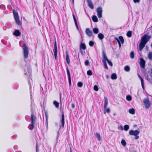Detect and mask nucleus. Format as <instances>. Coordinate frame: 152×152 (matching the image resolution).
<instances>
[{
  "instance_id": "nucleus-59",
  "label": "nucleus",
  "mask_w": 152,
  "mask_h": 152,
  "mask_svg": "<svg viewBox=\"0 0 152 152\" xmlns=\"http://www.w3.org/2000/svg\"><path fill=\"white\" fill-rule=\"evenodd\" d=\"M121 129L122 130H123V127L122 126H121Z\"/></svg>"
},
{
  "instance_id": "nucleus-29",
  "label": "nucleus",
  "mask_w": 152,
  "mask_h": 152,
  "mask_svg": "<svg viewBox=\"0 0 152 152\" xmlns=\"http://www.w3.org/2000/svg\"><path fill=\"white\" fill-rule=\"evenodd\" d=\"M130 67L128 65L124 67V70L127 72H129L130 70Z\"/></svg>"
},
{
  "instance_id": "nucleus-58",
  "label": "nucleus",
  "mask_w": 152,
  "mask_h": 152,
  "mask_svg": "<svg viewBox=\"0 0 152 152\" xmlns=\"http://www.w3.org/2000/svg\"><path fill=\"white\" fill-rule=\"evenodd\" d=\"M60 101H61V95H60Z\"/></svg>"
},
{
  "instance_id": "nucleus-8",
  "label": "nucleus",
  "mask_w": 152,
  "mask_h": 152,
  "mask_svg": "<svg viewBox=\"0 0 152 152\" xmlns=\"http://www.w3.org/2000/svg\"><path fill=\"white\" fill-rule=\"evenodd\" d=\"M97 15L99 18L102 17V8L101 7H99L96 9Z\"/></svg>"
},
{
  "instance_id": "nucleus-7",
  "label": "nucleus",
  "mask_w": 152,
  "mask_h": 152,
  "mask_svg": "<svg viewBox=\"0 0 152 152\" xmlns=\"http://www.w3.org/2000/svg\"><path fill=\"white\" fill-rule=\"evenodd\" d=\"M139 133V131L137 130H131L129 132V134L132 136L134 135L135 136V135H138Z\"/></svg>"
},
{
  "instance_id": "nucleus-36",
  "label": "nucleus",
  "mask_w": 152,
  "mask_h": 152,
  "mask_svg": "<svg viewBox=\"0 0 152 152\" xmlns=\"http://www.w3.org/2000/svg\"><path fill=\"white\" fill-rule=\"evenodd\" d=\"M129 129V126L128 125H125L124 126V130L125 131H127Z\"/></svg>"
},
{
  "instance_id": "nucleus-48",
  "label": "nucleus",
  "mask_w": 152,
  "mask_h": 152,
  "mask_svg": "<svg viewBox=\"0 0 152 152\" xmlns=\"http://www.w3.org/2000/svg\"><path fill=\"white\" fill-rule=\"evenodd\" d=\"M1 42L4 44L6 45L7 44V41L4 40L3 39L1 40Z\"/></svg>"
},
{
  "instance_id": "nucleus-46",
  "label": "nucleus",
  "mask_w": 152,
  "mask_h": 152,
  "mask_svg": "<svg viewBox=\"0 0 152 152\" xmlns=\"http://www.w3.org/2000/svg\"><path fill=\"white\" fill-rule=\"evenodd\" d=\"M85 64L86 66H88L89 65V62L88 60H86L85 61Z\"/></svg>"
},
{
  "instance_id": "nucleus-49",
  "label": "nucleus",
  "mask_w": 152,
  "mask_h": 152,
  "mask_svg": "<svg viewBox=\"0 0 152 152\" xmlns=\"http://www.w3.org/2000/svg\"><path fill=\"white\" fill-rule=\"evenodd\" d=\"M36 152H38V151H39V149L38 148V145L37 143L36 145Z\"/></svg>"
},
{
  "instance_id": "nucleus-62",
  "label": "nucleus",
  "mask_w": 152,
  "mask_h": 152,
  "mask_svg": "<svg viewBox=\"0 0 152 152\" xmlns=\"http://www.w3.org/2000/svg\"><path fill=\"white\" fill-rule=\"evenodd\" d=\"M116 115V114H115V113H113V115H114H114Z\"/></svg>"
},
{
  "instance_id": "nucleus-52",
  "label": "nucleus",
  "mask_w": 152,
  "mask_h": 152,
  "mask_svg": "<svg viewBox=\"0 0 152 152\" xmlns=\"http://www.w3.org/2000/svg\"><path fill=\"white\" fill-rule=\"evenodd\" d=\"M82 49H80V53H81V54L82 55H83L84 54V53H83V50H82Z\"/></svg>"
},
{
  "instance_id": "nucleus-11",
  "label": "nucleus",
  "mask_w": 152,
  "mask_h": 152,
  "mask_svg": "<svg viewBox=\"0 0 152 152\" xmlns=\"http://www.w3.org/2000/svg\"><path fill=\"white\" fill-rule=\"evenodd\" d=\"M102 62H105L108 60V59L107 56L105 55L104 51H103L102 52Z\"/></svg>"
},
{
  "instance_id": "nucleus-13",
  "label": "nucleus",
  "mask_w": 152,
  "mask_h": 152,
  "mask_svg": "<svg viewBox=\"0 0 152 152\" xmlns=\"http://www.w3.org/2000/svg\"><path fill=\"white\" fill-rule=\"evenodd\" d=\"M146 44V43L141 40V42L139 45V47L140 50H142Z\"/></svg>"
},
{
  "instance_id": "nucleus-25",
  "label": "nucleus",
  "mask_w": 152,
  "mask_h": 152,
  "mask_svg": "<svg viewBox=\"0 0 152 152\" xmlns=\"http://www.w3.org/2000/svg\"><path fill=\"white\" fill-rule=\"evenodd\" d=\"M98 37L100 39L102 40L104 38V36L103 34L100 33L98 34Z\"/></svg>"
},
{
  "instance_id": "nucleus-56",
  "label": "nucleus",
  "mask_w": 152,
  "mask_h": 152,
  "mask_svg": "<svg viewBox=\"0 0 152 152\" xmlns=\"http://www.w3.org/2000/svg\"><path fill=\"white\" fill-rule=\"evenodd\" d=\"M106 78H107V79H108V78H109V76H108V75H106Z\"/></svg>"
},
{
  "instance_id": "nucleus-31",
  "label": "nucleus",
  "mask_w": 152,
  "mask_h": 152,
  "mask_svg": "<svg viewBox=\"0 0 152 152\" xmlns=\"http://www.w3.org/2000/svg\"><path fill=\"white\" fill-rule=\"evenodd\" d=\"M126 35L128 37H131L132 36V31H128L126 33Z\"/></svg>"
},
{
  "instance_id": "nucleus-21",
  "label": "nucleus",
  "mask_w": 152,
  "mask_h": 152,
  "mask_svg": "<svg viewBox=\"0 0 152 152\" xmlns=\"http://www.w3.org/2000/svg\"><path fill=\"white\" fill-rule=\"evenodd\" d=\"M86 48V45L84 43H81L80 45V49L85 50Z\"/></svg>"
},
{
  "instance_id": "nucleus-28",
  "label": "nucleus",
  "mask_w": 152,
  "mask_h": 152,
  "mask_svg": "<svg viewBox=\"0 0 152 152\" xmlns=\"http://www.w3.org/2000/svg\"><path fill=\"white\" fill-rule=\"evenodd\" d=\"M34 124L31 123V124H29V126H28V128L30 130H32L34 127Z\"/></svg>"
},
{
  "instance_id": "nucleus-4",
  "label": "nucleus",
  "mask_w": 152,
  "mask_h": 152,
  "mask_svg": "<svg viewBox=\"0 0 152 152\" xmlns=\"http://www.w3.org/2000/svg\"><path fill=\"white\" fill-rule=\"evenodd\" d=\"M151 38V36L148 35L147 34H145L142 37L141 40L145 43L146 44V43Z\"/></svg>"
},
{
  "instance_id": "nucleus-19",
  "label": "nucleus",
  "mask_w": 152,
  "mask_h": 152,
  "mask_svg": "<svg viewBox=\"0 0 152 152\" xmlns=\"http://www.w3.org/2000/svg\"><path fill=\"white\" fill-rule=\"evenodd\" d=\"M108 103V100L107 97L104 98V110L107 108V106Z\"/></svg>"
},
{
  "instance_id": "nucleus-51",
  "label": "nucleus",
  "mask_w": 152,
  "mask_h": 152,
  "mask_svg": "<svg viewBox=\"0 0 152 152\" xmlns=\"http://www.w3.org/2000/svg\"><path fill=\"white\" fill-rule=\"evenodd\" d=\"M148 73L149 74L150 76H151V75H152V69H151V72L148 71Z\"/></svg>"
},
{
  "instance_id": "nucleus-42",
  "label": "nucleus",
  "mask_w": 152,
  "mask_h": 152,
  "mask_svg": "<svg viewBox=\"0 0 152 152\" xmlns=\"http://www.w3.org/2000/svg\"><path fill=\"white\" fill-rule=\"evenodd\" d=\"M87 74L88 75H89V76L91 75L92 74L91 70H89L87 72Z\"/></svg>"
},
{
  "instance_id": "nucleus-45",
  "label": "nucleus",
  "mask_w": 152,
  "mask_h": 152,
  "mask_svg": "<svg viewBox=\"0 0 152 152\" xmlns=\"http://www.w3.org/2000/svg\"><path fill=\"white\" fill-rule=\"evenodd\" d=\"M0 8L2 10H4L5 9V7L3 4H1L0 5Z\"/></svg>"
},
{
  "instance_id": "nucleus-6",
  "label": "nucleus",
  "mask_w": 152,
  "mask_h": 152,
  "mask_svg": "<svg viewBox=\"0 0 152 152\" xmlns=\"http://www.w3.org/2000/svg\"><path fill=\"white\" fill-rule=\"evenodd\" d=\"M53 51L54 53V57L55 60H56L57 56V43L56 40L54 42V48L53 49Z\"/></svg>"
},
{
  "instance_id": "nucleus-23",
  "label": "nucleus",
  "mask_w": 152,
  "mask_h": 152,
  "mask_svg": "<svg viewBox=\"0 0 152 152\" xmlns=\"http://www.w3.org/2000/svg\"><path fill=\"white\" fill-rule=\"evenodd\" d=\"M92 20L95 22H97L98 21V18L95 15H93L92 16Z\"/></svg>"
},
{
  "instance_id": "nucleus-63",
  "label": "nucleus",
  "mask_w": 152,
  "mask_h": 152,
  "mask_svg": "<svg viewBox=\"0 0 152 152\" xmlns=\"http://www.w3.org/2000/svg\"><path fill=\"white\" fill-rule=\"evenodd\" d=\"M72 3H74V0H72Z\"/></svg>"
},
{
  "instance_id": "nucleus-16",
  "label": "nucleus",
  "mask_w": 152,
  "mask_h": 152,
  "mask_svg": "<svg viewBox=\"0 0 152 152\" xmlns=\"http://www.w3.org/2000/svg\"><path fill=\"white\" fill-rule=\"evenodd\" d=\"M138 76L139 78L140 79L141 81L142 87L143 89L144 90V80L142 79V77L139 74H138Z\"/></svg>"
},
{
  "instance_id": "nucleus-12",
  "label": "nucleus",
  "mask_w": 152,
  "mask_h": 152,
  "mask_svg": "<svg viewBox=\"0 0 152 152\" xmlns=\"http://www.w3.org/2000/svg\"><path fill=\"white\" fill-rule=\"evenodd\" d=\"M88 6L91 9H94V6L91 0H87Z\"/></svg>"
},
{
  "instance_id": "nucleus-10",
  "label": "nucleus",
  "mask_w": 152,
  "mask_h": 152,
  "mask_svg": "<svg viewBox=\"0 0 152 152\" xmlns=\"http://www.w3.org/2000/svg\"><path fill=\"white\" fill-rule=\"evenodd\" d=\"M145 61L142 58H140V67L144 69L145 67Z\"/></svg>"
},
{
  "instance_id": "nucleus-61",
  "label": "nucleus",
  "mask_w": 152,
  "mask_h": 152,
  "mask_svg": "<svg viewBox=\"0 0 152 152\" xmlns=\"http://www.w3.org/2000/svg\"><path fill=\"white\" fill-rule=\"evenodd\" d=\"M30 94H31V99H32V97H31V92H30Z\"/></svg>"
},
{
  "instance_id": "nucleus-41",
  "label": "nucleus",
  "mask_w": 152,
  "mask_h": 152,
  "mask_svg": "<svg viewBox=\"0 0 152 152\" xmlns=\"http://www.w3.org/2000/svg\"><path fill=\"white\" fill-rule=\"evenodd\" d=\"M102 63L103 64L104 67L107 70L108 69V68L107 66L106 62H102Z\"/></svg>"
},
{
  "instance_id": "nucleus-14",
  "label": "nucleus",
  "mask_w": 152,
  "mask_h": 152,
  "mask_svg": "<svg viewBox=\"0 0 152 152\" xmlns=\"http://www.w3.org/2000/svg\"><path fill=\"white\" fill-rule=\"evenodd\" d=\"M86 34L89 37H91L92 36L93 32L92 31L90 30L88 28H86Z\"/></svg>"
},
{
  "instance_id": "nucleus-39",
  "label": "nucleus",
  "mask_w": 152,
  "mask_h": 152,
  "mask_svg": "<svg viewBox=\"0 0 152 152\" xmlns=\"http://www.w3.org/2000/svg\"><path fill=\"white\" fill-rule=\"evenodd\" d=\"M148 57L149 59H152V52H150L148 53Z\"/></svg>"
},
{
  "instance_id": "nucleus-22",
  "label": "nucleus",
  "mask_w": 152,
  "mask_h": 152,
  "mask_svg": "<svg viewBox=\"0 0 152 152\" xmlns=\"http://www.w3.org/2000/svg\"><path fill=\"white\" fill-rule=\"evenodd\" d=\"M72 16H73V18L74 21L75 23V26L77 28V29H78V26L77 25V21L76 18H75V15L73 14H72Z\"/></svg>"
},
{
  "instance_id": "nucleus-24",
  "label": "nucleus",
  "mask_w": 152,
  "mask_h": 152,
  "mask_svg": "<svg viewBox=\"0 0 152 152\" xmlns=\"http://www.w3.org/2000/svg\"><path fill=\"white\" fill-rule=\"evenodd\" d=\"M53 104L57 108H58L59 107V103L56 101H54L53 102Z\"/></svg>"
},
{
  "instance_id": "nucleus-47",
  "label": "nucleus",
  "mask_w": 152,
  "mask_h": 152,
  "mask_svg": "<svg viewBox=\"0 0 152 152\" xmlns=\"http://www.w3.org/2000/svg\"><path fill=\"white\" fill-rule=\"evenodd\" d=\"M107 62L110 65V66H113V64L111 61L108 60L107 61Z\"/></svg>"
},
{
  "instance_id": "nucleus-37",
  "label": "nucleus",
  "mask_w": 152,
  "mask_h": 152,
  "mask_svg": "<svg viewBox=\"0 0 152 152\" xmlns=\"http://www.w3.org/2000/svg\"><path fill=\"white\" fill-rule=\"evenodd\" d=\"M126 99L128 101H130L132 99V97L130 95H128L126 96Z\"/></svg>"
},
{
  "instance_id": "nucleus-55",
  "label": "nucleus",
  "mask_w": 152,
  "mask_h": 152,
  "mask_svg": "<svg viewBox=\"0 0 152 152\" xmlns=\"http://www.w3.org/2000/svg\"><path fill=\"white\" fill-rule=\"evenodd\" d=\"M31 71V70L30 69H28V71H27L28 73V74H29L30 73Z\"/></svg>"
},
{
  "instance_id": "nucleus-5",
  "label": "nucleus",
  "mask_w": 152,
  "mask_h": 152,
  "mask_svg": "<svg viewBox=\"0 0 152 152\" xmlns=\"http://www.w3.org/2000/svg\"><path fill=\"white\" fill-rule=\"evenodd\" d=\"M143 102L146 108H148L150 107L151 103L148 98L144 99H143Z\"/></svg>"
},
{
  "instance_id": "nucleus-38",
  "label": "nucleus",
  "mask_w": 152,
  "mask_h": 152,
  "mask_svg": "<svg viewBox=\"0 0 152 152\" xmlns=\"http://www.w3.org/2000/svg\"><path fill=\"white\" fill-rule=\"evenodd\" d=\"M83 86V83L82 82H78L77 84V86L78 87L81 88Z\"/></svg>"
},
{
  "instance_id": "nucleus-53",
  "label": "nucleus",
  "mask_w": 152,
  "mask_h": 152,
  "mask_svg": "<svg viewBox=\"0 0 152 152\" xmlns=\"http://www.w3.org/2000/svg\"><path fill=\"white\" fill-rule=\"evenodd\" d=\"M135 139L136 140H138L139 138V137L138 135H135Z\"/></svg>"
},
{
  "instance_id": "nucleus-57",
  "label": "nucleus",
  "mask_w": 152,
  "mask_h": 152,
  "mask_svg": "<svg viewBox=\"0 0 152 152\" xmlns=\"http://www.w3.org/2000/svg\"><path fill=\"white\" fill-rule=\"evenodd\" d=\"M25 74L26 75L27 74V72L26 71H25Z\"/></svg>"
},
{
  "instance_id": "nucleus-1",
  "label": "nucleus",
  "mask_w": 152,
  "mask_h": 152,
  "mask_svg": "<svg viewBox=\"0 0 152 152\" xmlns=\"http://www.w3.org/2000/svg\"><path fill=\"white\" fill-rule=\"evenodd\" d=\"M13 13L14 18L16 23L18 25H20L21 24V23L20 21L18 12L13 10Z\"/></svg>"
},
{
  "instance_id": "nucleus-35",
  "label": "nucleus",
  "mask_w": 152,
  "mask_h": 152,
  "mask_svg": "<svg viewBox=\"0 0 152 152\" xmlns=\"http://www.w3.org/2000/svg\"><path fill=\"white\" fill-rule=\"evenodd\" d=\"M121 144L124 146H125L126 145V142L125 140L124 139H122L121 142Z\"/></svg>"
},
{
  "instance_id": "nucleus-27",
  "label": "nucleus",
  "mask_w": 152,
  "mask_h": 152,
  "mask_svg": "<svg viewBox=\"0 0 152 152\" xmlns=\"http://www.w3.org/2000/svg\"><path fill=\"white\" fill-rule=\"evenodd\" d=\"M45 114L46 118V123L47 124V127H48V115L47 113L45 111Z\"/></svg>"
},
{
  "instance_id": "nucleus-9",
  "label": "nucleus",
  "mask_w": 152,
  "mask_h": 152,
  "mask_svg": "<svg viewBox=\"0 0 152 152\" xmlns=\"http://www.w3.org/2000/svg\"><path fill=\"white\" fill-rule=\"evenodd\" d=\"M66 72L68 76V80L69 81V86H70L71 85V75L70 74V72L69 71V70L68 69V66L66 68Z\"/></svg>"
},
{
  "instance_id": "nucleus-50",
  "label": "nucleus",
  "mask_w": 152,
  "mask_h": 152,
  "mask_svg": "<svg viewBox=\"0 0 152 152\" xmlns=\"http://www.w3.org/2000/svg\"><path fill=\"white\" fill-rule=\"evenodd\" d=\"M133 1L134 3H138L140 1V0H133Z\"/></svg>"
},
{
  "instance_id": "nucleus-18",
  "label": "nucleus",
  "mask_w": 152,
  "mask_h": 152,
  "mask_svg": "<svg viewBox=\"0 0 152 152\" xmlns=\"http://www.w3.org/2000/svg\"><path fill=\"white\" fill-rule=\"evenodd\" d=\"M61 123L62 124V126L63 127L64 126L65 122H64V114L63 112V114L62 115V117L61 119Z\"/></svg>"
},
{
  "instance_id": "nucleus-54",
  "label": "nucleus",
  "mask_w": 152,
  "mask_h": 152,
  "mask_svg": "<svg viewBox=\"0 0 152 152\" xmlns=\"http://www.w3.org/2000/svg\"><path fill=\"white\" fill-rule=\"evenodd\" d=\"M71 106L72 108H74L75 107V104L73 103H72L71 104Z\"/></svg>"
},
{
  "instance_id": "nucleus-2",
  "label": "nucleus",
  "mask_w": 152,
  "mask_h": 152,
  "mask_svg": "<svg viewBox=\"0 0 152 152\" xmlns=\"http://www.w3.org/2000/svg\"><path fill=\"white\" fill-rule=\"evenodd\" d=\"M23 53L24 58H27L28 56L29 52L28 50V48L26 45L25 43L23 44Z\"/></svg>"
},
{
  "instance_id": "nucleus-15",
  "label": "nucleus",
  "mask_w": 152,
  "mask_h": 152,
  "mask_svg": "<svg viewBox=\"0 0 152 152\" xmlns=\"http://www.w3.org/2000/svg\"><path fill=\"white\" fill-rule=\"evenodd\" d=\"M36 117L35 116H34L33 114H32L31 116V123L34 124L35 121L36 120Z\"/></svg>"
},
{
  "instance_id": "nucleus-33",
  "label": "nucleus",
  "mask_w": 152,
  "mask_h": 152,
  "mask_svg": "<svg viewBox=\"0 0 152 152\" xmlns=\"http://www.w3.org/2000/svg\"><path fill=\"white\" fill-rule=\"evenodd\" d=\"M96 137L97 138V140L99 141H100L101 140V136L99 133H96Z\"/></svg>"
},
{
  "instance_id": "nucleus-60",
  "label": "nucleus",
  "mask_w": 152,
  "mask_h": 152,
  "mask_svg": "<svg viewBox=\"0 0 152 152\" xmlns=\"http://www.w3.org/2000/svg\"><path fill=\"white\" fill-rule=\"evenodd\" d=\"M31 106H32V107H33V104H32V100L31 101Z\"/></svg>"
},
{
  "instance_id": "nucleus-43",
  "label": "nucleus",
  "mask_w": 152,
  "mask_h": 152,
  "mask_svg": "<svg viewBox=\"0 0 152 152\" xmlns=\"http://www.w3.org/2000/svg\"><path fill=\"white\" fill-rule=\"evenodd\" d=\"M89 45L91 47H92L94 45V42L92 41H91L89 42Z\"/></svg>"
},
{
  "instance_id": "nucleus-20",
  "label": "nucleus",
  "mask_w": 152,
  "mask_h": 152,
  "mask_svg": "<svg viewBox=\"0 0 152 152\" xmlns=\"http://www.w3.org/2000/svg\"><path fill=\"white\" fill-rule=\"evenodd\" d=\"M66 62L68 64H69L70 63L69 58V55L68 54V53L66 51Z\"/></svg>"
},
{
  "instance_id": "nucleus-32",
  "label": "nucleus",
  "mask_w": 152,
  "mask_h": 152,
  "mask_svg": "<svg viewBox=\"0 0 152 152\" xmlns=\"http://www.w3.org/2000/svg\"><path fill=\"white\" fill-rule=\"evenodd\" d=\"M129 113L131 114H134L135 113V110L133 108H132L129 110Z\"/></svg>"
},
{
  "instance_id": "nucleus-3",
  "label": "nucleus",
  "mask_w": 152,
  "mask_h": 152,
  "mask_svg": "<svg viewBox=\"0 0 152 152\" xmlns=\"http://www.w3.org/2000/svg\"><path fill=\"white\" fill-rule=\"evenodd\" d=\"M115 39L118 42L119 48H120L121 47V43L123 44L124 43V40L123 37L122 36H120L118 38L115 37Z\"/></svg>"
},
{
  "instance_id": "nucleus-44",
  "label": "nucleus",
  "mask_w": 152,
  "mask_h": 152,
  "mask_svg": "<svg viewBox=\"0 0 152 152\" xmlns=\"http://www.w3.org/2000/svg\"><path fill=\"white\" fill-rule=\"evenodd\" d=\"M94 89L96 91H98L99 88L98 86L96 85H95L94 87Z\"/></svg>"
},
{
  "instance_id": "nucleus-40",
  "label": "nucleus",
  "mask_w": 152,
  "mask_h": 152,
  "mask_svg": "<svg viewBox=\"0 0 152 152\" xmlns=\"http://www.w3.org/2000/svg\"><path fill=\"white\" fill-rule=\"evenodd\" d=\"M105 110H104V113L105 114V112L107 113H109L110 112V109L109 108H108L107 109H105Z\"/></svg>"
},
{
  "instance_id": "nucleus-64",
  "label": "nucleus",
  "mask_w": 152,
  "mask_h": 152,
  "mask_svg": "<svg viewBox=\"0 0 152 152\" xmlns=\"http://www.w3.org/2000/svg\"><path fill=\"white\" fill-rule=\"evenodd\" d=\"M151 47L152 48V44H151Z\"/></svg>"
},
{
  "instance_id": "nucleus-30",
  "label": "nucleus",
  "mask_w": 152,
  "mask_h": 152,
  "mask_svg": "<svg viewBox=\"0 0 152 152\" xmlns=\"http://www.w3.org/2000/svg\"><path fill=\"white\" fill-rule=\"evenodd\" d=\"M93 31L94 33L97 34L99 33V30L98 28H94L93 29Z\"/></svg>"
},
{
  "instance_id": "nucleus-34",
  "label": "nucleus",
  "mask_w": 152,
  "mask_h": 152,
  "mask_svg": "<svg viewBox=\"0 0 152 152\" xmlns=\"http://www.w3.org/2000/svg\"><path fill=\"white\" fill-rule=\"evenodd\" d=\"M130 58H131L133 59L134 58V53L133 51H132L130 53Z\"/></svg>"
},
{
  "instance_id": "nucleus-17",
  "label": "nucleus",
  "mask_w": 152,
  "mask_h": 152,
  "mask_svg": "<svg viewBox=\"0 0 152 152\" xmlns=\"http://www.w3.org/2000/svg\"><path fill=\"white\" fill-rule=\"evenodd\" d=\"M21 33L18 30H15L13 33V34L16 37H18L20 35Z\"/></svg>"
},
{
  "instance_id": "nucleus-26",
  "label": "nucleus",
  "mask_w": 152,
  "mask_h": 152,
  "mask_svg": "<svg viewBox=\"0 0 152 152\" xmlns=\"http://www.w3.org/2000/svg\"><path fill=\"white\" fill-rule=\"evenodd\" d=\"M111 78L112 80H115L117 79V76L116 74L115 73H113L111 75Z\"/></svg>"
}]
</instances>
